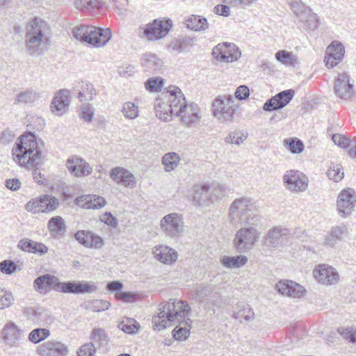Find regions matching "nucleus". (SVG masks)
Returning a JSON list of instances; mask_svg holds the SVG:
<instances>
[{
    "label": "nucleus",
    "instance_id": "obj_3",
    "mask_svg": "<svg viewBox=\"0 0 356 356\" xmlns=\"http://www.w3.org/2000/svg\"><path fill=\"white\" fill-rule=\"evenodd\" d=\"M24 43L31 55L46 50L51 43V31L49 24L43 19L35 17L26 25Z\"/></svg>",
    "mask_w": 356,
    "mask_h": 356
},
{
    "label": "nucleus",
    "instance_id": "obj_40",
    "mask_svg": "<svg viewBox=\"0 0 356 356\" xmlns=\"http://www.w3.org/2000/svg\"><path fill=\"white\" fill-rule=\"evenodd\" d=\"M236 309L237 311L233 314L232 317L238 320L240 323L243 322L242 319L250 321L254 318V314L249 305H238Z\"/></svg>",
    "mask_w": 356,
    "mask_h": 356
},
{
    "label": "nucleus",
    "instance_id": "obj_59",
    "mask_svg": "<svg viewBox=\"0 0 356 356\" xmlns=\"http://www.w3.org/2000/svg\"><path fill=\"white\" fill-rule=\"evenodd\" d=\"M163 79L161 78H150L145 82V88L147 90L154 92L161 90L163 87Z\"/></svg>",
    "mask_w": 356,
    "mask_h": 356
},
{
    "label": "nucleus",
    "instance_id": "obj_10",
    "mask_svg": "<svg viewBox=\"0 0 356 356\" xmlns=\"http://www.w3.org/2000/svg\"><path fill=\"white\" fill-rule=\"evenodd\" d=\"M172 26L170 19H154L152 23L141 26L140 32L149 40H155L165 37Z\"/></svg>",
    "mask_w": 356,
    "mask_h": 356
},
{
    "label": "nucleus",
    "instance_id": "obj_33",
    "mask_svg": "<svg viewBox=\"0 0 356 356\" xmlns=\"http://www.w3.org/2000/svg\"><path fill=\"white\" fill-rule=\"evenodd\" d=\"M296 15L304 24L305 29L314 31L318 27L319 17L316 13H313L310 9L305 8Z\"/></svg>",
    "mask_w": 356,
    "mask_h": 356
},
{
    "label": "nucleus",
    "instance_id": "obj_15",
    "mask_svg": "<svg viewBox=\"0 0 356 356\" xmlns=\"http://www.w3.org/2000/svg\"><path fill=\"white\" fill-rule=\"evenodd\" d=\"M356 204V192L352 188L343 189L339 193L337 207L339 215L346 217L350 215Z\"/></svg>",
    "mask_w": 356,
    "mask_h": 356
},
{
    "label": "nucleus",
    "instance_id": "obj_52",
    "mask_svg": "<svg viewBox=\"0 0 356 356\" xmlns=\"http://www.w3.org/2000/svg\"><path fill=\"white\" fill-rule=\"evenodd\" d=\"M327 176L330 179L333 180L334 182H339L344 176L341 166L338 164H332L327 170Z\"/></svg>",
    "mask_w": 356,
    "mask_h": 356
},
{
    "label": "nucleus",
    "instance_id": "obj_45",
    "mask_svg": "<svg viewBox=\"0 0 356 356\" xmlns=\"http://www.w3.org/2000/svg\"><path fill=\"white\" fill-rule=\"evenodd\" d=\"M90 340L98 347L104 346L107 344L108 337L105 331L102 328H94L91 332Z\"/></svg>",
    "mask_w": 356,
    "mask_h": 356
},
{
    "label": "nucleus",
    "instance_id": "obj_16",
    "mask_svg": "<svg viewBox=\"0 0 356 356\" xmlns=\"http://www.w3.org/2000/svg\"><path fill=\"white\" fill-rule=\"evenodd\" d=\"M1 334L4 343L10 347L18 346L24 339L23 330L13 322L7 323Z\"/></svg>",
    "mask_w": 356,
    "mask_h": 356
},
{
    "label": "nucleus",
    "instance_id": "obj_41",
    "mask_svg": "<svg viewBox=\"0 0 356 356\" xmlns=\"http://www.w3.org/2000/svg\"><path fill=\"white\" fill-rule=\"evenodd\" d=\"M275 58L278 61L286 66L296 67L299 63L296 56L285 50L278 51L275 54Z\"/></svg>",
    "mask_w": 356,
    "mask_h": 356
},
{
    "label": "nucleus",
    "instance_id": "obj_56",
    "mask_svg": "<svg viewBox=\"0 0 356 356\" xmlns=\"http://www.w3.org/2000/svg\"><path fill=\"white\" fill-rule=\"evenodd\" d=\"M247 138V135L243 134L241 131H235L231 133L227 137L225 138V141L227 143H230L232 144L240 145L243 141H245Z\"/></svg>",
    "mask_w": 356,
    "mask_h": 356
},
{
    "label": "nucleus",
    "instance_id": "obj_30",
    "mask_svg": "<svg viewBox=\"0 0 356 356\" xmlns=\"http://www.w3.org/2000/svg\"><path fill=\"white\" fill-rule=\"evenodd\" d=\"M154 257L159 261L166 264H171L177 259V251L167 245H159L153 250Z\"/></svg>",
    "mask_w": 356,
    "mask_h": 356
},
{
    "label": "nucleus",
    "instance_id": "obj_38",
    "mask_svg": "<svg viewBox=\"0 0 356 356\" xmlns=\"http://www.w3.org/2000/svg\"><path fill=\"white\" fill-rule=\"evenodd\" d=\"M248 261L245 255H236L234 257L222 256L220 259L221 264L227 268H238L243 266Z\"/></svg>",
    "mask_w": 356,
    "mask_h": 356
},
{
    "label": "nucleus",
    "instance_id": "obj_27",
    "mask_svg": "<svg viewBox=\"0 0 356 356\" xmlns=\"http://www.w3.org/2000/svg\"><path fill=\"white\" fill-rule=\"evenodd\" d=\"M277 291L291 298H300L305 292L303 286L293 281H280L276 284Z\"/></svg>",
    "mask_w": 356,
    "mask_h": 356
},
{
    "label": "nucleus",
    "instance_id": "obj_2",
    "mask_svg": "<svg viewBox=\"0 0 356 356\" xmlns=\"http://www.w3.org/2000/svg\"><path fill=\"white\" fill-rule=\"evenodd\" d=\"M12 152L13 160L20 166L27 169L33 168V179L39 184H43L44 178L38 167L43 163L44 157L36 136L31 132L22 136L19 142L15 143Z\"/></svg>",
    "mask_w": 356,
    "mask_h": 356
},
{
    "label": "nucleus",
    "instance_id": "obj_55",
    "mask_svg": "<svg viewBox=\"0 0 356 356\" xmlns=\"http://www.w3.org/2000/svg\"><path fill=\"white\" fill-rule=\"evenodd\" d=\"M211 201H215L222 198L225 194V188L219 184L210 185Z\"/></svg>",
    "mask_w": 356,
    "mask_h": 356
},
{
    "label": "nucleus",
    "instance_id": "obj_28",
    "mask_svg": "<svg viewBox=\"0 0 356 356\" xmlns=\"http://www.w3.org/2000/svg\"><path fill=\"white\" fill-rule=\"evenodd\" d=\"M74 238L87 248H100L104 244L102 237L90 231L79 230L74 234Z\"/></svg>",
    "mask_w": 356,
    "mask_h": 356
},
{
    "label": "nucleus",
    "instance_id": "obj_14",
    "mask_svg": "<svg viewBox=\"0 0 356 356\" xmlns=\"http://www.w3.org/2000/svg\"><path fill=\"white\" fill-rule=\"evenodd\" d=\"M213 56L218 60L230 63L241 57V53L234 43L224 42L213 47Z\"/></svg>",
    "mask_w": 356,
    "mask_h": 356
},
{
    "label": "nucleus",
    "instance_id": "obj_9",
    "mask_svg": "<svg viewBox=\"0 0 356 356\" xmlns=\"http://www.w3.org/2000/svg\"><path fill=\"white\" fill-rule=\"evenodd\" d=\"M236 111L232 95L216 97L213 103V114L221 122H232Z\"/></svg>",
    "mask_w": 356,
    "mask_h": 356
},
{
    "label": "nucleus",
    "instance_id": "obj_24",
    "mask_svg": "<svg viewBox=\"0 0 356 356\" xmlns=\"http://www.w3.org/2000/svg\"><path fill=\"white\" fill-rule=\"evenodd\" d=\"M66 165L70 173L75 177H86L92 172L89 164L76 156L68 159Z\"/></svg>",
    "mask_w": 356,
    "mask_h": 356
},
{
    "label": "nucleus",
    "instance_id": "obj_25",
    "mask_svg": "<svg viewBox=\"0 0 356 356\" xmlns=\"http://www.w3.org/2000/svg\"><path fill=\"white\" fill-rule=\"evenodd\" d=\"M73 93L81 102L91 101L97 95V91L93 85L83 81L74 83Z\"/></svg>",
    "mask_w": 356,
    "mask_h": 356
},
{
    "label": "nucleus",
    "instance_id": "obj_49",
    "mask_svg": "<svg viewBox=\"0 0 356 356\" xmlns=\"http://www.w3.org/2000/svg\"><path fill=\"white\" fill-rule=\"evenodd\" d=\"M75 287L76 294L92 293L97 289L93 282L86 281H75Z\"/></svg>",
    "mask_w": 356,
    "mask_h": 356
},
{
    "label": "nucleus",
    "instance_id": "obj_48",
    "mask_svg": "<svg viewBox=\"0 0 356 356\" xmlns=\"http://www.w3.org/2000/svg\"><path fill=\"white\" fill-rule=\"evenodd\" d=\"M47 227L51 232L55 234H59L66 229L63 219L58 216L50 218L48 222Z\"/></svg>",
    "mask_w": 356,
    "mask_h": 356
},
{
    "label": "nucleus",
    "instance_id": "obj_43",
    "mask_svg": "<svg viewBox=\"0 0 356 356\" xmlns=\"http://www.w3.org/2000/svg\"><path fill=\"white\" fill-rule=\"evenodd\" d=\"M123 288V284L121 282L117 281H113L107 284L106 289L111 292H119L116 293V298L123 300L124 302H129V299L132 298V295L126 293L121 292Z\"/></svg>",
    "mask_w": 356,
    "mask_h": 356
},
{
    "label": "nucleus",
    "instance_id": "obj_19",
    "mask_svg": "<svg viewBox=\"0 0 356 356\" xmlns=\"http://www.w3.org/2000/svg\"><path fill=\"white\" fill-rule=\"evenodd\" d=\"M37 352L40 356H66L68 348L61 341L49 340L39 346Z\"/></svg>",
    "mask_w": 356,
    "mask_h": 356
},
{
    "label": "nucleus",
    "instance_id": "obj_61",
    "mask_svg": "<svg viewBox=\"0 0 356 356\" xmlns=\"http://www.w3.org/2000/svg\"><path fill=\"white\" fill-rule=\"evenodd\" d=\"M17 265L11 260H4L0 263V270L6 274L10 275L15 272Z\"/></svg>",
    "mask_w": 356,
    "mask_h": 356
},
{
    "label": "nucleus",
    "instance_id": "obj_8",
    "mask_svg": "<svg viewBox=\"0 0 356 356\" xmlns=\"http://www.w3.org/2000/svg\"><path fill=\"white\" fill-rule=\"evenodd\" d=\"M257 227L254 225H244V227L236 231L234 245L237 252H248L253 248L261 234Z\"/></svg>",
    "mask_w": 356,
    "mask_h": 356
},
{
    "label": "nucleus",
    "instance_id": "obj_5",
    "mask_svg": "<svg viewBox=\"0 0 356 356\" xmlns=\"http://www.w3.org/2000/svg\"><path fill=\"white\" fill-rule=\"evenodd\" d=\"M72 34L76 40L90 44L94 47H104L111 40L112 33L110 29L81 24L74 27Z\"/></svg>",
    "mask_w": 356,
    "mask_h": 356
},
{
    "label": "nucleus",
    "instance_id": "obj_42",
    "mask_svg": "<svg viewBox=\"0 0 356 356\" xmlns=\"http://www.w3.org/2000/svg\"><path fill=\"white\" fill-rule=\"evenodd\" d=\"M39 98L38 94L33 89H27L19 92L15 100V104H31Z\"/></svg>",
    "mask_w": 356,
    "mask_h": 356
},
{
    "label": "nucleus",
    "instance_id": "obj_11",
    "mask_svg": "<svg viewBox=\"0 0 356 356\" xmlns=\"http://www.w3.org/2000/svg\"><path fill=\"white\" fill-rule=\"evenodd\" d=\"M160 226L164 235L170 238H177L184 232L182 218L177 213H171L163 217Z\"/></svg>",
    "mask_w": 356,
    "mask_h": 356
},
{
    "label": "nucleus",
    "instance_id": "obj_22",
    "mask_svg": "<svg viewBox=\"0 0 356 356\" xmlns=\"http://www.w3.org/2000/svg\"><path fill=\"white\" fill-rule=\"evenodd\" d=\"M345 49L343 45L337 41H333L326 50L324 62L328 68L337 65L344 56Z\"/></svg>",
    "mask_w": 356,
    "mask_h": 356
},
{
    "label": "nucleus",
    "instance_id": "obj_54",
    "mask_svg": "<svg viewBox=\"0 0 356 356\" xmlns=\"http://www.w3.org/2000/svg\"><path fill=\"white\" fill-rule=\"evenodd\" d=\"M337 332L349 342L356 343V327H339Z\"/></svg>",
    "mask_w": 356,
    "mask_h": 356
},
{
    "label": "nucleus",
    "instance_id": "obj_57",
    "mask_svg": "<svg viewBox=\"0 0 356 356\" xmlns=\"http://www.w3.org/2000/svg\"><path fill=\"white\" fill-rule=\"evenodd\" d=\"M96 348L92 342H88L77 350V356H95Z\"/></svg>",
    "mask_w": 356,
    "mask_h": 356
},
{
    "label": "nucleus",
    "instance_id": "obj_7",
    "mask_svg": "<svg viewBox=\"0 0 356 356\" xmlns=\"http://www.w3.org/2000/svg\"><path fill=\"white\" fill-rule=\"evenodd\" d=\"M180 90L179 88L174 87L163 97H159L155 99L154 107L156 116L158 118L168 122L172 120V116H175V104H177L176 102L179 99L177 90Z\"/></svg>",
    "mask_w": 356,
    "mask_h": 356
},
{
    "label": "nucleus",
    "instance_id": "obj_6",
    "mask_svg": "<svg viewBox=\"0 0 356 356\" xmlns=\"http://www.w3.org/2000/svg\"><path fill=\"white\" fill-rule=\"evenodd\" d=\"M179 99L175 104V116L179 118V121L186 128L196 127L202 118L200 107L195 103H188L181 90H177Z\"/></svg>",
    "mask_w": 356,
    "mask_h": 356
},
{
    "label": "nucleus",
    "instance_id": "obj_37",
    "mask_svg": "<svg viewBox=\"0 0 356 356\" xmlns=\"http://www.w3.org/2000/svg\"><path fill=\"white\" fill-rule=\"evenodd\" d=\"M142 65L146 71H159L163 65V61L155 54H146L142 58Z\"/></svg>",
    "mask_w": 356,
    "mask_h": 356
},
{
    "label": "nucleus",
    "instance_id": "obj_36",
    "mask_svg": "<svg viewBox=\"0 0 356 356\" xmlns=\"http://www.w3.org/2000/svg\"><path fill=\"white\" fill-rule=\"evenodd\" d=\"M332 138L335 145L342 148L349 147V156L353 159H356V140H350L348 138L340 134H334Z\"/></svg>",
    "mask_w": 356,
    "mask_h": 356
},
{
    "label": "nucleus",
    "instance_id": "obj_12",
    "mask_svg": "<svg viewBox=\"0 0 356 356\" xmlns=\"http://www.w3.org/2000/svg\"><path fill=\"white\" fill-rule=\"evenodd\" d=\"M59 204L55 197L44 195L31 199L25 204V209L32 213H49L55 211Z\"/></svg>",
    "mask_w": 356,
    "mask_h": 356
},
{
    "label": "nucleus",
    "instance_id": "obj_32",
    "mask_svg": "<svg viewBox=\"0 0 356 356\" xmlns=\"http://www.w3.org/2000/svg\"><path fill=\"white\" fill-rule=\"evenodd\" d=\"M58 282V279L54 275L45 274L38 277L33 282L34 289L40 293H46L51 286Z\"/></svg>",
    "mask_w": 356,
    "mask_h": 356
},
{
    "label": "nucleus",
    "instance_id": "obj_50",
    "mask_svg": "<svg viewBox=\"0 0 356 356\" xmlns=\"http://www.w3.org/2000/svg\"><path fill=\"white\" fill-rule=\"evenodd\" d=\"M284 147L293 154L300 153L304 149L302 142L297 138H289L284 140Z\"/></svg>",
    "mask_w": 356,
    "mask_h": 356
},
{
    "label": "nucleus",
    "instance_id": "obj_18",
    "mask_svg": "<svg viewBox=\"0 0 356 356\" xmlns=\"http://www.w3.org/2000/svg\"><path fill=\"white\" fill-rule=\"evenodd\" d=\"M294 91L291 89L282 91L267 100L263 106L266 111L279 110L286 106L292 99Z\"/></svg>",
    "mask_w": 356,
    "mask_h": 356
},
{
    "label": "nucleus",
    "instance_id": "obj_4",
    "mask_svg": "<svg viewBox=\"0 0 356 356\" xmlns=\"http://www.w3.org/2000/svg\"><path fill=\"white\" fill-rule=\"evenodd\" d=\"M254 207L252 199L248 197L235 199L229 209L231 221L234 224L258 225L260 216L252 213Z\"/></svg>",
    "mask_w": 356,
    "mask_h": 356
},
{
    "label": "nucleus",
    "instance_id": "obj_13",
    "mask_svg": "<svg viewBox=\"0 0 356 356\" xmlns=\"http://www.w3.org/2000/svg\"><path fill=\"white\" fill-rule=\"evenodd\" d=\"M285 187L291 192L300 193L308 188V177L296 170H287L283 176Z\"/></svg>",
    "mask_w": 356,
    "mask_h": 356
},
{
    "label": "nucleus",
    "instance_id": "obj_21",
    "mask_svg": "<svg viewBox=\"0 0 356 356\" xmlns=\"http://www.w3.org/2000/svg\"><path fill=\"white\" fill-rule=\"evenodd\" d=\"M313 273L318 282L327 285L336 284L339 277L337 271L333 267L325 264L318 265Z\"/></svg>",
    "mask_w": 356,
    "mask_h": 356
},
{
    "label": "nucleus",
    "instance_id": "obj_51",
    "mask_svg": "<svg viewBox=\"0 0 356 356\" xmlns=\"http://www.w3.org/2000/svg\"><path fill=\"white\" fill-rule=\"evenodd\" d=\"M75 281L59 282L54 285V290L64 293L76 294Z\"/></svg>",
    "mask_w": 356,
    "mask_h": 356
},
{
    "label": "nucleus",
    "instance_id": "obj_62",
    "mask_svg": "<svg viewBox=\"0 0 356 356\" xmlns=\"http://www.w3.org/2000/svg\"><path fill=\"white\" fill-rule=\"evenodd\" d=\"M95 109L90 106L87 104L81 108V116L86 122H91L94 117Z\"/></svg>",
    "mask_w": 356,
    "mask_h": 356
},
{
    "label": "nucleus",
    "instance_id": "obj_31",
    "mask_svg": "<svg viewBox=\"0 0 356 356\" xmlns=\"http://www.w3.org/2000/svg\"><path fill=\"white\" fill-rule=\"evenodd\" d=\"M195 41H196L195 37L179 35L172 39L168 47L170 51L180 54L192 47Z\"/></svg>",
    "mask_w": 356,
    "mask_h": 356
},
{
    "label": "nucleus",
    "instance_id": "obj_17",
    "mask_svg": "<svg viewBox=\"0 0 356 356\" xmlns=\"http://www.w3.org/2000/svg\"><path fill=\"white\" fill-rule=\"evenodd\" d=\"M291 233L286 228L280 226L272 227L265 237V244L268 247H278L288 243Z\"/></svg>",
    "mask_w": 356,
    "mask_h": 356
},
{
    "label": "nucleus",
    "instance_id": "obj_34",
    "mask_svg": "<svg viewBox=\"0 0 356 356\" xmlns=\"http://www.w3.org/2000/svg\"><path fill=\"white\" fill-rule=\"evenodd\" d=\"M184 24L187 29L196 32L204 31L209 29L207 19L201 15L188 16L185 18Z\"/></svg>",
    "mask_w": 356,
    "mask_h": 356
},
{
    "label": "nucleus",
    "instance_id": "obj_26",
    "mask_svg": "<svg viewBox=\"0 0 356 356\" xmlns=\"http://www.w3.org/2000/svg\"><path fill=\"white\" fill-rule=\"evenodd\" d=\"M211 186L207 183L195 184L191 188L193 202L195 205H202L211 201Z\"/></svg>",
    "mask_w": 356,
    "mask_h": 356
},
{
    "label": "nucleus",
    "instance_id": "obj_20",
    "mask_svg": "<svg viewBox=\"0 0 356 356\" xmlns=\"http://www.w3.org/2000/svg\"><path fill=\"white\" fill-rule=\"evenodd\" d=\"M334 91L341 99H348L353 96V85L350 83V76L347 73L338 74L335 79Z\"/></svg>",
    "mask_w": 356,
    "mask_h": 356
},
{
    "label": "nucleus",
    "instance_id": "obj_29",
    "mask_svg": "<svg viewBox=\"0 0 356 356\" xmlns=\"http://www.w3.org/2000/svg\"><path fill=\"white\" fill-rule=\"evenodd\" d=\"M70 98L69 92L67 90H60L56 93L51 102V109L53 113L57 115H62L68 109Z\"/></svg>",
    "mask_w": 356,
    "mask_h": 356
},
{
    "label": "nucleus",
    "instance_id": "obj_63",
    "mask_svg": "<svg viewBox=\"0 0 356 356\" xmlns=\"http://www.w3.org/2000/svg\"><path fill=\"white\" fill-rule=\"evenodd\" d=\"M35 242V241L29 238H24L18 242L17 247L24 252L31 253L33 251V245H34Z\"/></svg>",
    "mask_w": 356,
    "mask_h": 356
},
{
    "label": "nucleus",
    "instance_id": "obj_39",
    "mask_svg": "<svg viewBox=\"0 0 356 356\" xmlns=\"http://www.w3.org/2000/svg\"><path fill=\"white\" fill-rule=\"evenodd\" d=\"M74 6L82 11L92 13L101 9L103 3L99 0H75Z\"/></svg>",
    "mask_w": 356,
    "mask_h": 356
},
{
    "label": "nucleus",
    "instance_id": "obj_60",
    "mask_svg": "<svg viewBox=\"0 0 356 356\" xmlns=\"http://www.w3.org/2000/svg\"><path fill=\"white\" fill-rule=\"evenodd\" d=\"M122 112L127 118L134 119L138 116V107L134 103L127 102L124 104Z\"/></svg>",
    "mask_w": 356,
    "mask_h": 356
},
{
    "label": "nucleus",
    "instance_id": "obj_1",
    "mask_svg": "<svg viewBox=\"0 0 356 356\" xmlns=\"http://www.w3.org/2000/svg\"><path fill=\"white\" fill-rule=\"evenodd\" d=\"M157 316L152 317V323L158 330H161L175 323H179L173 330V337L178 341H184L190 335L192 321L188 317L191 309L187 302L170 299L160 305Z\"/></svg>",
    "mask_w": 356,
    "mask_h": 356
},
{
    "label": "nucleus",
    "instance_id": "obj_47",
    "mask_svg": "<svg viewBox=\"0 0 356 356\" xmlns=\"http://www.w3.org/2000/svg\"><path fill=\"white\" fill-rule=\"evenodd\" d=\"M50 336V331L45 328H35L29 334V340L33 343H38Z\"/></svg>",
    "mask_w": 356,
    "mask_h": 356
},
{
    "label": "nucleus",
    "instance_id": "obj_64",
    "mask_svg": "<svg viewBox=\"0 0 356 356\" xmlns=\"http://www.w3.org/2000/svg\"><path fill=\"white\" fill-rule=\"evenodd\" d=\"M234 95L238 100L245 99L250 95L249 88L245 85L240 86L236 88Z\"/></svg>",
    "mask_w": 356,
    "mask_h": 356
},
{
    "label": "nucleus",
    "instance_id": "obj_58",
    "mask_svg": "<svg viewBox=\"0 0 356 356\" xmlns=\"http://www.w3.org/2000/svg\"><path fill=\"white\" fill-rule=\"evenodd\" d=\"M13 302V297L11 293L0 289V309L9 307Z\"/></svg>",
    "mask_w": 356,
    "mask_h": 356
},
{
    "label": "nucleus",
    "instance_id": "obj_46",
    "mask_svg": "<svg viewBox=\"0 0 356 356\" xmlns=\"http://www.w3.org/2000/svg\"><path fill=\"white\" fill-rule=\"evenodd\" d=\"M120 330L127 334H135L140 327L139 323L134 318H126L118 325Z\"/></svg>",
    "mask_w": 356,
    "mask_h": 356
},
{
    "label": "nucleus",
    "instance_id": "obj_53",
    "mask_svg": "<svg viewBox=\"0 0 356 356\" xmlns=\"http://www.w3.org/2000/svg\"><path fill=\"white\" fill-rule=\"evenodd\" d=\"M197 298L201 303L207 304L213 296L212 290L209 286H199L196 291Z\"/></svg>",
    "mask_w": 356,
    "mask_h": 356
},
{
    "label": "nucleus",
    "instance_id": "obj_23",
    "mask_svg": "<svg viewBox=\"0 0 356 356\" xmlns=\"http://www.w3.org/2000/svg\"><path fill=\"white\" fill-rule=\"evenodd\" d=\"M110 177L118 184L127 188H134L136 184L134 175L122 167H115L110 172Z\"/></svg>",
    "mask_w": 356,
    "mask_h": 356
},
{
    "label": "nucleus",
    "instance_id": "obj_44",
    "mask_svg": "<svg viewBox=\"0 0 356 356\" xmlns=\"http://www.w3.org/2000/svg\"><path fill=\"white\" fill-rule=\"evenodd\" d=\"M180 161L179 156L175 152L165 154L162 159V163L167 172H170L175 169Z\"/></svg>",
    "mask_w": 356,
    "mask_h": 356
},
{
    "label": "nucleus",
    "instance_id": "obj_35",
    "mask_svg": "<svg viewBox=\"0 0 356 356\" xmlns=\"http://www.w3.org/2000/svg\"><path fill=\"white\" fill-rule=\"evenodd\" d=\"M85 202L82 207L86 209H98L105 206L106 202L103 197L99 195H86L76 198V203L79 204L80 202Z\"/></svg>",
    "mask_w": 356,
    "mask_h": 356
}]
</instances>
